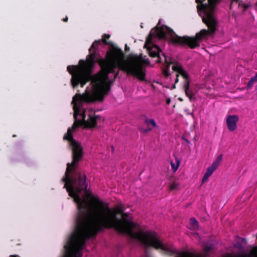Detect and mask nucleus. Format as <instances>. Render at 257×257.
<instances>
[{
	"mask_svg": "<svg viewBox=\"0 0 257 257\" xmlns=\"http://www.w3.org/2000/svg\"><path fill=\"white\" fill-rule=\"evenodd\" d=\"M109 87L105 90H93V92L85 91L82 94L77 93L73 97L71 103L73 105V117L75 121L69 127L63 139L69 142L72 151V161L67 164V168L62 181L67 186L69 182H72L83 188H86L85 180L86 176L84 171L78 168L79 161L83 156V149L80 144L73 138L72 132L80 125L84 128H93L96 126L97 120L100 118L98 115L95 114L92 108L84 109L83 105L84 102L91 103L96 101L102 102L105 96L110 92Z\"/></svg>",
	"mask_w": 257,
	"mask_h": 257,
	"instance_id": "f257e3e1",
	"label": "nucleus"
},
{
	"mask_svg": "<svg viewBox=\"0 0 257 257\" xmlns=\"http://www.w3.org/2000/svg\"><path fill=\"white\" fill-rule=\"evenodd\" d=\"M100 45V40H95L89 49V54L86 60H80L78 65L67 66V71L71 75V84L73 88L79 85L83 87L90 81L93 90H105L108 87L111 90L113 81L109 79L108 75L114 73L115 69L118 68L122 56L121 49L113 46L112 49L106 52L105 60L102 58L98 59L97 63L101 69L92 75L98 53V47Z\"/></svg>",
	"mask_w": 257,
	"mask_h": 257,
	"instance_id": "f03ea898",
	"label": "nucleus"
},
{
	"mask_svg": "<svg viewBox=\"0 0 257 257\" xmlns=\"http://www.w3.org/2000/svg\"><path fill=\"white\" fill-rule=\"evenodd\" d=\"M218 2V0H196L198 4V12L202 18L203 22L208 27V30H201L195 37H180L177 35L172 29L163 25L160 27H157L151 31L147 38V43H151L152 38L155 37L166 39V35L168 34L174 44L188 46L191 49L199 47L200 42L205 36L213 35L216 31L217 21L214 14L216 4Z\"/></svg>",
	"mask_w": 257,
	"mask_h": 257,
	"instance_id": "7ed1b4c3",
	"label": "nucleus"
},
{
	"mask_svg": "<svg viewBox=\"0 0 257 257\" xmlns=\"http://www.w3.org/2000/svg\"><path fill=\"white\" fill-rule=\"evenodd\" d=\"M122 56L120 60V64L118 65V68L128 74L136 77L140 81H145L146 73L143 68V64H150V62L148 59L140 56H135L128 62H125L124 60V54L121 50Z\"/></svg>",
	"mask_w": 257,
	"mask_h": 257,
	"instance_id": "20e7f679",
	"label": "nucleus"
},
{
	"mask_svg": "<svg viewBox=\"0 0 257 257\" xmlns=\"http://www.w3.org/2000/svg\"><path fill=\"white\" fill-rule=\"evenodd\" d=\"M153 39V38H152ZM153 39L151 43H147L146 41L145 47H147V50L149 55L153 58L157 57L156 62L159 63L164 61L167 64V68L163 70V74L165 77H168L170 76V74L169 72V68L170 65L172 63L170 58L167 57L166 55L162 52L160 48L156 45H153L152 46H148L149 44H151Z\"/></svg>",
	"mask_w": 257,
	"mask_h": 257,
	"instance_id": "39448f33",
	"label": "nucleus"
},
{
	"mask_svg": "<svg viewBox=\"0 0 257 257\" xmlns=\"http://www.w3.org/2000/svg\"><path fill=\"white\" fill-rule=\"evenodd\" d=\"M172 69L174 71H175L177 73L176 75V78L175 80V84L173 86L174 88H175V84L179 81L178 77L180 75L185 79L184 82L186 80L189 81V75L183 69L181 65L178 63H176L173 66Z\"/></svg>",
	"mask_w": 257,
	"mask_h": 257,
	"instance_id": "423d86ee",
	"label": "nucleus"
},
{
	"mask_svg": "<svg viewBox=\"0 0 257 257\" xmlns=\"http://www.w3.org/2000/svg\"><path fill=\"white\" fill-rule=\"evenodd\" d=\"M213 248L212 245H207L203 247V254H194L192 252L186 251L180 254L179 257H208L209 252Z\"/></svg>",
	"mask_w": 257,
	"mask_h": 257,
	"instance_id": "0eeeda50",
	"label": "nucleus"
},
{
	"mask_svg": "<svg viewBox=\"0 0 257 257\" xmlns=\"http://www.w3.org/2000/svg\"><path fill=\"white\" fill-rule=\"evenodd\" d=\"M239 117L237 115H229L226 118L227 128L230 132L234 131L237 128V122Z\"/></svg>",
	"mask_w": 257,
	"mask_h": 257,
	"instance_id": "6e6552de",
	"label": "nucleus"
},
{
	"mask_svg": "<svg viewBox=\"0 0 257 257\" xmlns=\"http://www.w3.org/2000/svg\"><path fill=\"white\" fill-rule=\"evenodd\" d=\"M223 257H257V246L253 247L249 252H242L235 255L227 253Z\"/></svg>",
	"mask_w": 257,
	"mask_h": 257,
	"instance_id": "1a4fd4ad",
	"label": "nucleus"
},
{
	"mask_svg": "<svg viewBox=\"0 0 257 257\" xmlns=\"http://www.w3.org/2000/svg\"><path fill=\"white\" fill-rule=\"evenodd\" d=\"M190 81L186 80L184 82L183 88L186 95L189 98L190 101L194 100L195 97L193 90L190 88Z\"/></svg>",
	"mask_w": 257,
	"mask_h": 257,
	"instance_id": "9d476101",
	"label": "nucleus"
},
{
	"mask_svg": "<svg viewBox=\"0 0 257 257\" xmlns=\"http://www.w3.org/2000/svg\"><path fill=\"white\" fill-rule=\"evenodd\" d=\"M110 38V35L109 34H105L103 36L101 41V43H103L104 45L109 46L111 47V49H112V46H115L110 41H106V39H109Z\"/></svg>",
	"mask_w": 257,
	"mask_h": 257,
	"instance_id": "9b49d317",
	"label": "nucleus"
},
{
	"mask_svg": "<svg viewBox=\"0 0 257 257\" xmlns=\"http://www.w3.org/2000/svg\"><path fill=\"white\" fill-rule=\"evenodd\" d=\"M111 209L113 213H115L116 216H117V214H122L125 208L122 204H120L118 205L115 208Z\"/></svg>",
	"mask_w": 257,
	"mask_h": 257,
	"instance_id": "f8f14e48",
	"label": "nucleus"
},
{
	"mask_svg": "<svg viewBox=\"0 0 257 257\" xmlns=\"http://www.w3.org/2000/svg\"><path fill=\"white\" fill-rule=\"evenodd\" d=\"M222 160V155H220L217 157L215 161L212 163L211 165H212L213 167L217 169V168L219 166Z\"/></svg>",
	"mask_w": 257,
	"mask_h": 257,
	"instance_id": "ddd939ff",
	"label": "nucleus"
},
{
	"mask_svg": "<svg viewBox=\"0 0 257 257\" xmlns=\"http://www.w3.org/2000/svg\"><path fill=\"white\" fill-rule=\"evenodd\" d=\"M222 160V155H220L217 157L215 161L212 163L211 165H212L213 167L217 169V168L219 166Z\"/></svg>",
	"mask_w": 257,
	"mask_h": 257,
	"instance_id": "4468645a",
	"label": "nucleus"
},
{
	"mask_svg": "<svg viewBox=\"0 0 257 257\" xmlns=\"http://www.w3.org/2000/svg\"><path fill=\"white\" fill-rule=\"evenodd\" d=\"M145 123H146L149 127L150 125H152L153 127H157V124L154 119H146Z\"/></svg>",
	"mask_w": 257,
	"mask_h": 257,
	"instance_id": "2eb2a0df",
	"label": "nucleus"
},
{
	"mask_svg": "<svg viewBox=\"0 0 257 257\" xmlns=\"http://www.w3.org/2000/svg\"><path fill=\"white\" fill-rule=\"evenodd\" d=\"M190 222L194 229L198 228L199 226L198 222L195 218H191L190 219Z\"/></svg>",
	"mask_w": 257,
	"mask_h": 257,
	"instance_id": "dca6fc26",
	"label": "nucleus"
},
{
	"mask_svg": "<svg viewBox=\"0 0 257 257\" xmlns=\"http://www.w3.org/2000/svg\"><path fill=\"white\" fill-rule=\"evenodd\" d=\"M178 185L179 184L178 183L176 182H174L170 184L169 189L170 190H174L177 189Z\"/></svg>",
	"mask_w": 257,
	"mask_h": 257,
	"instance_id": "f3484780",
	"label": "nucleus"
},
{
	"mask_svg": "<svg viewBox=\"0 0 257 257\" xmlns=\"http://www.w3.org/2000/svg\"><path fill=\"white\" fill-rule=\"evenodd\" d=\"M216 169V168H215L214 167L211 165V166L207 168L206 172L211 176Z\"/></svg>",
	"mask_w": 257,
	"mask_h": 257,
	"instance_id": "a211bd4d",
	"label": "nucleus"
},
{
	"mask_svg": "<svg viewBox=\"0 0 257 257\" xmlns=\"http://www.w3.org/2000/svg\"><path fill=\"white\" fill-rule=\"evenodd\" d=\"M180 165V162L179 161H177V164L175 165V164L171 163V167L172 169L174 170V171H176L178 169L179 166Z\"/></svg>",
	"mask_w": 257,
	"mask_h": 257,
	"instance_id": "6ab92c4d",
	"label": "nucleus"
},
{
	"mask_svg": "<svg viewBox=\"0 0 257 257\" xmlns=\"http://www.w3.org/2000/svg\"><path fill=\"white\" fill-rule=\"evenodd\" d=\"M241 2V0H232L230 6V9L232 8V7L234 4H238V6H239L240 3Z\"/></svg>",
	"mask_w": 257,
	"mask_h": 257,
	"instance_id": "aec40b11",
	"label": "nucleus"
},
{
	"mask_svg": "<svg viewBox=\"0 0 257 257\" xmlns=\"http://www.w3.org/2000/svg\"><path fill=\"white\" fill-rule=\"evenodd\" d=\"M210 176V175L206 172L202 178V183H204V182H205L208 180Z\"/></svg>",
	"mask_w": 257,
	"mask_h": 257,
	"instance_id": "412c9836",
	"label": "nucleus"
},
{
	"mask_svg": "<svg viewBox=\"0 0 257 257\" xmlns=\"http://www.w3.org/2000/svg\"><path fill=\"white\" fill-rule=\"evenodd\" d=\"M254 83V82L253 81H252V80L250 79V80L247 83V89H250L252 88L253 84Z\"/></svg>",
	"mask_w": 257,
	"mask_h": 257,
	"instance_id": "4be33fe9",
	"label": "nucleus"
},
{
	"mask_svg": "<svg viewBox=\"0 0 257 257\" xmlns=\"http://www.w3.org/2000/svg\"><path fill=\"white\" fill-rule=\"evenodd\" d=\"M250 79L254 83L256 82H257V73H256V74L254 76L252 77Z\"/></svg>",
	"mask_w": 257,
	"mask_h": 257,
	"instance_id": "5701e85b",
	"label": "nucleus"
},
{
	"mask_svg": "<svg viewBox=\"0 0 257 257\" xmlns=\"http://www.w3.org/2000/svg\"><path fill=\"white\" fill-rule=\"evenodd\" d=\"M152 130V128H150V127H148V128L147 129L142 130V131L145 133H147L149 132V131H151Z\"/></svg>",
	"mask_w": 257,
	"mask_h": 257,
	"instance_id": "b1692460",
	"label": "nucleus"
},
{
	"mask_svg": "<svg viewBox=\"0 0 257 257\" xmlns=\"http://www.w3.org/2000/svg\"><path fill=\"white\" fill-rule=\"evenodd\" d=\"M130 47L126 44L125 46V51L126 52H128L130 51Z\"/></svg>",
	"mask_w": 257,
	"mask_h": 257,
	"instance_id": "393cba45",
	"label": "nucleus"
},
{
	"mask_svg": "<svg viewBox=\"0 0 257 257\" xmlns=\"http://www.w3.org/2000/svg\"><path fill=\"white\" fill-rule=\"evenodd\" d=\"M63 21L64 22H67L68 20V18L67 17H66L65 18H64L63 20Z\"/></svg>",
	"mask_w": 257,
	"mask_h": 257,
	"instance_id": "a878e982",
	"label": "nucleus"
},
{
	"mask_svg": "<svg viewBox=\"0 0 257 257\" xmlns=\"http://www.w3.org/2000/svg\"><path fill=\"white\" fill-rule=\"evenodd\" d=\"M171 102V99L170 98H168L166 100V103L167 104H169Z\"/></svg>",
	"mask_w": 257,
	"mask_h": 257,
	"instance_id": "bb28decb",
	"label": "nucleus"
},
{
	"mask_svg": "<svg viewBox=\"0 0 257 257\" xmlns=\"http://www.w3.org/2000/svg\"><path fill=\"white\" fill-rule=\"evenodd\" d=\"M9 257H20L18 255H11Z\"/></svg>",
	"mask_w": 257,
	"mask_h": 257,
	"instance_id": "cd10ccee",
	"label": "nucleus"
},
{
	"mask_svg": "<svg viewBox=\"0 0 257 257\" xmlns=\"http://www.w3.org/2000/svg\"><path fill=\"white\" fill-rule=\"evenodd\" d=\"M178 100H180V101H183V99L181 98H179Z\"/></svg>",
	"mask_w": 257,
	"mask_h": 257,
	"instance_id": "c85d7f7f",
	"label": "nucleus"
},
{
	"mask_svg": "<svg viewBox=\"0 0 257 257\" xmlns=\"http://www.w3.org/2000/svg\"><path fill=\"white\" fill-rule=\"evenodd\" d=\"M183 139H184V140H185L187 143H189V142L187 139H184V138H183Z\"/></svg>",
	"mask_w": 257,
	"mask_h": 257,
	"instance_id": "c756f323",
	"label": "nucleus"
},
{
	"mask_svg": "<svg viewBox=\"0 0 257 257\" xmlns=\"http://www.w3.org/2000/svg\"><path fill=\"white\" fill-rule=\"evenodd\" d=\"M235 246L237 248H240V245H235Z\"/></svg>",
	"mask_w": 257,
	"mask_h": 257,
	"instance_id": "7c9ffc66",
	"label": "nucleus"
},
{
	"mask_svg": "<svg viewBox=\"0 0 257 257\" xmlns=\"http://www.w3.org/2000/svg\"><path fill=\"white\" fill-rule=\"evenodd\" d=\"M118 73V72L115 74L114 78H116V77L117 76Z\"/></svg>",
	"mask_w": 257,
	"mask_h": 257,
	"instance_id": "2f4dec72",
	"label": "nucleus"
},
{
	"mask_svg": "<svg viewBox=\"0 0 257 257\" xmlns=\"http://www.w3.org/2000/svg\"><path fill=\"white\" fill-rule=\"evenodd\" d=\"M256 5H257V3H256Z\"/></svg>",
	"mask_w": 257,
	"mask_h": 257,
	"instance_id": "473e14b6",
	"label": "nucleus"
}]
</instances>
